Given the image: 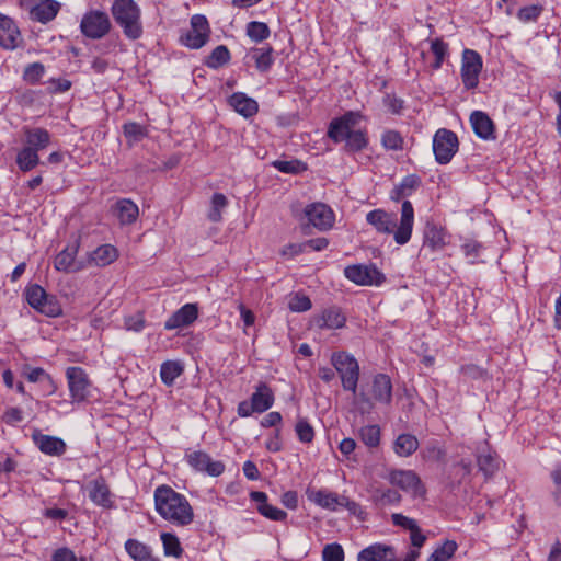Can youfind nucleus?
Masks as SVG:
<instances>
[{
  "instance_id": "38",
  "label": "nucleus",
  "mask_w": 561,
  "mask_h": 561,
  "mask_svg": "<svg viewBox=\"0 0 561 561\" xmlns=\"http://www.w3.org/2000/svg\"><path fill=\"white\" fill-rule=\"evenodd\" d=\"M479 469L485 476H492L495 471L500 469V459L495 455V453L491 450L483 451L478 455L477 458Z\"/></svg>"
},
{
  "instance_id": "17",
  "label": "nucleus",
  "mask_w": 561,
  "mask_h": 561,
  "mask_svg": "<svg viewBox=\"0 0 561 561\" xmlns=\"http://www.w3.org/2000/svg\"><path fill=\"white\" fill-rule=\"evenodd\" d=\"M198 317L197 304L187 302L173 312L164 322L168 331L190 327Z\"/></svg>"
},
{
  "instance_id": "62",
  "label": "nucleus",
  "mask_w": 561,
  "mask_h": 561,
  "mask_svg": "<svg viewBox=\"0 0 561 561\" xmlns=\"http://www.w3.org/2000/svg\"><path fill=\"white\" fill-rule=\"evenodd\" d=\"M2 420L9 425H14L23 420L22 411L18 408H10L4 412Z\"/></svg>"
},
{
  "instance_id": "11",
  "label": "nucleus",
  "mask_w": 561,
  "mask_h": 561,
  "mask_svg": "<svg viewBox=\"0 0 561 561\" xmlns=\"http://www.w3.org/2000/svg\"><path fill=\"white\" fill-rule=\"evenodd\" d=\"M389 482L412 497L425 495V486L413 470H392L388 477Z\"/></svg>"
},
{
  "instance_id": "49",
  "label": "nucleus",
  "mask_w": 561,
  "mask_h": 561,
  "mask_svg": "<svg viewBox=\"0 0 561 561\" xmlns=\"http://www.w3.org/2000/svg\"><path fill=\"white\" fill-rule=\"evenodd\" d=\"M272 164L279 172L287 174H296L305 170L304 163L298 160H275Z\"/></svg>"
},
{
  "instance_id": "24",
  "label": "nucleus",
  "mask_w": 561,
  "mask_h": 561,
  "mask_svg": "<svg viewBox=\"0 0 561 561\" xmlns=\"http://www.w3.org/2000/svg\"><path fill=\"white\" fill-rule=\"evenodd\" d=\"M250 499L257 504L256 508L259 513L264 517L275 522H283L286 519L287 513L285 511L267 503L266 493L261 491H252L250 493Z\"/></svg>"
},
{
  "instance_id": "26",
  "label": "nucleus",
  "mask_w": 561,
  "mask_h": 561,
  "mask_svg": "<svg viewBox=\"0 0 561 561\" xmlns=\"http://www.w3.org/2000/svg\"><path fill=\"white\" fill-rule=\"evenodd\" d=\"M33 439L37 448L45 455L58 457L66 451V443L59 437L34 434Z\"/></svg>"
},
{
  "instance_id": "20",
  "label": "nucleus",
  "mask_w": 561,
  "mask_h": 561,
  "mask_svg": "<svg viewBox=\"0 0 561 561\" xmlns=\"http://www.w3.org/2000/svg\"><path fill=\"white\" fill-rule=\"evenodd\" d=\"M60 10V3L56 0H33L30 5V19L43 24L50 22Z\"/></svg>"
},
{
  "instance_id": "33",
  "label": "nucleus",
  "mask_w": 561,
  "mask_h": 561,
  "mask_svg": "<svg viewBox=\"0 0 561 561\" xmlns=\"http://www.w3.org/2000/svg\"><path fill=\"white\" fill-rule=\"evenodd\" d=\"M419 440L412 434H400L393 442V451L399 457H409L419 448Z\"/></svg>"
},
{
  "instance_id": "43",
  "label": "nucleus",
  "mask_w": 561,
  "mask_h": 561,
  "mask_svg": "<svg viewBox=\"0 0 561 561\" xmlns=\"http://www.w3.org/2000/svg\"><path fill=\"white\" fill-rule=\"evenodd\" d=\"M360 440L369 448H375L380 443V427L378 425H365L359 430Z\"/></svg>"
},
{
  "instance_id": "8",
  "label": "nucleus",
  "mask_w": 561,
  "mask_h": 561,
  "mask_svg": "<svg viewBox=\"0 0 561 561\" xmlns=\"http://www.w3.org/2000/svg\"><path fill=\"white\" fill-rule=\"evenodd\" d=\"M432 147L435 161L438 164H447L458 151V137L450 129L439 128L433 136Z\"/></svg>"
},
{
  "instance_id": "23",
  "label": "nucleus",
  "mask_w": 561,
  "mask_h": 561,
  "mask_svg": "<svg viewBox=\"0 0 561 561\" xmlns=\"http://www.w3.org/2000/svg\"><path fill=\"white\" fill-rule=\"evenodd\" d=\"M22 133L24 137V145L36 151L46 149L50 144L51 136L45 128L25 126L23 127Z\"/></svg>"
},
{
  "instance_id": "9",
  "label": "nucleus",
  "mask_w": 561,
  "mask_h": 561,
  "mask_svg": "<svg viewBox=\"0 0 561 561\" xmlns=\"http://www.w3.org/2000/svg\"><path fill=\"white\" fill-rule=\"evenodd\" d=\"M66 378L72 403H82L92 396V383L85 370L78 366L68 367Z\"/></svg>"
},
{
  "instance_id": "47",
  "label": "nucleus",
  "mask_w": 561,
  "mask_h": 561,
  "mask_svg": "<svg viewBox=\"0 0 561 561\" xmlns=\"http://www.w3.org/2000/svg\"><path fill=\"white\" fill-rule=\"evenodd\" d=\"M321 558L322 561H344V549L337 542L328 543L322 549Z\"/></svg>"
},
{
  "instance_id": "25",
  "label": "nucleus",
  "mask_w": 561,
  "mask_h": 561,
  "mask_svg": "<svg viewBox=\"0 0 561 561\" xmlns=\"http://www.w3.org/2000/svg\"><path fill=\"white\" fill-rule=\"evenodd\" d=\"M118 257L117 249L112 244H102L88 253L87 266L104 267L112 264Z\"/></svg>"
},
{
  "instance_id": "22",
  "label": "nucleus",
  "mask_w": 561,
  "mask_h": 561,
  "mask_svg": "<svg viewBox=\"0 0 561 561\" xmlns=\"http://www.w3.org/2000/svg\"><path fill=\"white\" fill-rule=\"evenodd\" d=\"M448 242L445 229L434 222H427L424 229L423 247L432 252L440 251Z\"/></svg>"
},
{
  "instance_id": "57",
  "label": "nucleus",
  "mask_w": 561,
  "mask_h": 561,
  "mask_svg": "<svg viewBox=\"0 0 561 561\" xmlns=\"http://www.w3.org/2000/svg\"><path fill=\"white\" fill-rule=\"evenodd\" d=\"M420 185V179L416 175L405 176L398 186V192L402 196L411 195L412 192Z\"/></svg>"
},
{
  "instance_id": "19",
  "label": "nucleus",
  "mask_w": 561,
  "mask_h": 561,
  "mask_svg": "<svg viewBox=\"0 0 561 561\" xmlns=\"http://www.w3.org/2000/svg\"><path fill=\"white\" fill-rule=\"evenodd\" d=\"M357 561H397V551L393 546L375 542L357 553Z\"/></svg>"
},
{
  "instance_id": "1",
  "label": "nucleus",
  "mask_w": 561,
  "mask_h": 561,
  "mask_svg": "<svg viewBox=\"0 0 561 561\" xmlns=\"http://www.w3.org/2000/svg\"><path fill=\"white\" fill-rule=\"evenodd\" d=\"M366 221L379 233L392 234L397 244H407L412 237L414 226V208L410 201H404L401 206V215L398 218L394 213H388L378 208L366 215Z\"/></svg>"
},
{
  "instance_id": "48",
  "label": "nucleus",
  "mask_w": 561,
  "mask_h": 561,
  "mask_svg": "<svg viewBox=\"0 0 561 561\" xmlns=\"http://www.w3.org/2000/svg\"><path fill=\"white\" fill-rule=\"evenodd\" d=\"M482 66V58L476 50H463L461 70H481Z\"/></svg>"
},
{
  "instance_id": "51",
  "label": "nucleus",
  "mask_w": 561,
  "mask_h": 561,
  "mask_svg": "<svg viewBox=\"0 0 561 561\" xmlns=\"http://www.w3.org/2000/svg\"><path fill=\"white\" fill-rule=\"evenodd\" d=\"M381 142L386 149L399 150L402 148V137L396 130H387L382 134Z\"/></svg>"
},
{
  "instance_id": "52",
  "label": "nucleus",
  "mask_w": 561,
  "mask_h": 561,
  "mask_svg": "<svg viewBox=\"0 0 561 561\" xmlns=\"http://www.w3.org/2000/svg\"><path fill=\"white\" fill-rule=\"evenodd\" d=\"M431 50L435 56V60L432 64L433 68H440L443 66L445 55L447 54V44L442 39L436 38L431 44Z\"/></svg>"
},
{
  "instance_id": "64",
  "label": "nucleus",
  "mask_w": 561,
  "mask_h": 561,
  "mask_svg": "<svg viewBox=\"0 0 561 561\" xmlns=\"http://www.w3.org/2000/svg\"><path fill=\"white\" fill-rule=\"evenodd\" d=\"M265 447L271 453H277L282 449L279 428H276L275 433L266 440Z\"/></svg>"
},
{
  "instance_id": "32",
  "label": "nucleus",
  "mask_w": 561,
  "mask_h": 561,
  "mask_svg": "<svg viewBox=\"0 0 561 561\" xmlns=\"http://www.w3.org/2000/svg\"><path fill=\"white\" fill-rule=\"evenodd\" d=\"M116 216L122 225H130L139 215L138 206L130 199H119L115 205Z\"/></svg>"
},
{
  "instance_id": "13",
  "label": "nucleus",
  "mask_w": 561,
  "mask_h": 561,
  "mask_svg": "<svg viewBox=\"0 0 561 561\" xmlns=\"http://www.w3.org/2000/svg\"><path fill=\"white\" fill-rule=\"evenodd\" d=\"M209 24L204 15L195 14L191 19V28L181 36V42L188 48L198 49L209 38Z\"/></svg>"
},
{
  "instance_id": "39",
  "label": "nucleus",
  "mask_w": 561,
  "mask_h": 561,
  "mask_svg": "<svg viewBox=\"0 0 561 561\" xmlns=\"http://www.w3.org/2000/svg\"><path fill=\"white\" fill-rule=\"evenodd\" d=\"M458 545L454 540H445L438 545L426 561H449L456 553Z\"/></svg>"
},
{
  "instance_id": "2",
  "label": "nucleus",
  "mask_w": 561,
  "mask_h": 561,
  "mask_svg": "<svg viewBox=\"0 0 561 561\" xmlns=\"http://www.w3.org/2000/svg\"><path fill=\"white\" fill-rule=\"evenodd\" d=\"M153 500L158 515L171 525L185 527L193 523L194 511L184 494L162 484L156 488Z\"/></svg>"
},
{
  "instance_id": "42",
  "label": "nucleus",
  "mask_w": 561,
  "mask_h": 561,
  "mask_svg": "<svg viewBox=\"0 0 561 561\" xmlns=\"http://www.w3.org/2000/svg\"><path fill=\"white\" fill-rule=\"evenodd\" d=\"M160 539L163 546V552L167 557L179 558L182 554V547L179 538L171 533H162Z\"/></svg>"
},
{
  "instance_id": "5",
  "label": "nucleus",
  "mask_w": 561,
  "mask_h": 561,
  "mask_svg": "<svg viewBox=\"0 0 561 561\" xmlns=\"http://www.w3.org/2000/svg\"><path fill=\"white\" fill-rule=\"evenodd\" d=\"M112 15L130 39H137L142 34L140 8L134 0H114Z\"/></svg>"
},
{
  "instance_id": "50",
  "label": "nucleus",
  "mask_w": 561,
  "mask_h": 561,
  "mask_svg": "<svg viewBox=\"0 0 561 561\" xmlns=\"http://www.w3.org/2000/svg\"><path fill=\"white\" fill-rule=\"evenodd\" d=\"M311 301L308 296L295 294L289 298L288 308L294 312H304L311 308Z\"/></svg>"
},
{
  "instance_id": "35",
  "label": "nucleus",
  "mask_w": 561,
  "mask_h": 561,
  "mask_svg": "<svg viewBox=\"0 0 561 561\" xmlns=\"http://www.w3.org/2000/svg\"><path fill=\"white\" fill-rule=\"evenodd\" d=\"M245 58L249 65L253 62L257 69L264 70L272 66L273 49L271 47L254 48L247 54Z\"/></svg>"
},
{
  "instance_id": "15",
  "label": "nucleus",
  "mask_w": 561,
  "mask_h": 561,
  "mask_svg": "<svg viewBox=\"0 0 561 561\" xmlns=\"http://www.w3.org/2000/svg\"><path fill=\"white\" fill-rule=\"evenodd\" d=\"M80 243L78 240L67 244L54 259V267L64 273H76L87 267L84 261H78Z\"/></svg>"
},
{
  "instance_id": "14",
  "label": "nucleus",
  "mask_w": 561,
  "mask_h": 561,
  "mask_svg": "<svg viewBox=\"0 0 561 561\" xmlns=\"http://www.w3.org/2000/svg\"><path fill=\"white\" fill-rule=\"evenodd\" d=\"M304 215L308 222L319 231L330 230L335 221V214L332 208L320 202L307 205Z\"/></svg>"
},
{
  "instance_id": "61",
  "label": "nucleus",
  "mask_w": 561,
  "mask_h": 561,
  "mask_svg": "<svg viewBox=\"0 0 561 561\" xmlns=\"http://www.w3.org/2000/svg\"><path fill=\"white\" fill-rule=\"evenodd\" d=\"M123 128L127 138L139 139L145 134L144 127L137 123H126Z\"/></svg>"
},
{
  "instance_id": "7",
  "label": "nucleus",
  "mask_w": 561,
  "mask_h": 561,
  "mask_svg": "<svg viewBox=\"0 0 561 561\" xmlns=\"http://www.w3.org/2000/svg\"><path fill=\"white\" fill-rule=\"evenodd\" d=\"M275 401L274 391L264 381L254 386L250 400L241 401L238 404L237 413L240 417H249L253 413H264L270 410Z\"/></svg>"
},
{
  "instance_id": "21",
  "label": "nucleus",
  "mask_w": 561,
  "mask_h": 561,
  "mask_svg": "<svg viewBox=\"0 0 561 561\" xmlns=\"http://www.w3.org/2000/svg\"><path fill=\"white\" fill-rule=\"evenodd\" d=\"M21 42V33L14 21L4 14H0V46L5 49H14Z\"/></svg>"
},
{
  "instance_id": "34",
  "label": "nucleus",
  "mask_w": 561,
  "mask_h": 561,
  "mask_svg": "<svg viewBox=\"0 0 561 561\" xmlns=\"http://www.w3.org/2000/svg\"><path fill=\"white\" fill-rule=\"evenodd\" d=\"M15 162H16L18 168L22 172H28V171L33 170L34 168H36L41 162L38 151H36L32 148H28L24 145V147H22L18 151Z\"/></svg>"
},
{
  "instance_id": "37",
  "label": "nucleus",
  "mask_w": 561,
  "mask_h": 561,
  "mask_svg": "<svg viewBox=\"0 0 561 561\" xmlns=\"http://www.w3.org/2000/svg\"><path fill=\"white\" fill-rule=\"evenodd\" d=\"M309 499L322 508L330 510V511L339 510L337 494L334 492L327 491V490H319V491L313 492L309 496Z\"/></svg>"
},
{
  "instance_id": "59",
  "label": "nucleus",
  "mask_w": 561,
  "mask_h": 561,
  "mask_svg": "<svg viewBox=\"0 0 561 561\" xmlns=\"http://www.w3.org/2000/svg\"><path fill=\"white\" fill-rule=\"evenodd\" d=\"M70 87H71V82L64 78L50 79L47 82V91H49L51 93L65 92V91L69 90Z\"/></svg>"
},
{
  "instance_id": "44",
  "label": "nucleus",
  "mask_w": 561,
  "mask_h": 561,
  "mask_svg": "<svg viewBox=\"0 0 561 561\" xmlns=\"http://www.w3.org/2000/svg\"><path fill=\"white\" fill-rule=\"evenodd\" d=\"M228 205L226 196L221 193H215L211 197L210 209L208 213L209 220L218 222L221 220V211Z\"/></svg>"
},
{
  "instance_id": "18",
  "label": "nucleus",
  "mask_w": 561,
  "mask_h": 561,
  "mask_svg": "<svg viewBox=\"0 0 561 561\" xmlns=\"http://www.w3.org/2000/svg\"><path fill=\"white\" fill-rule=\"evenodd\" d=\"M87 491L89 499L96 506L103 508H112L115 506L113 494L103 478L90 481L87 485Z\"/></svg>"
},
{
  "instance_id": "46",
  "label": "nucleus",
  "mask_w": 561,
  "mask_h": 561,
  "mask_svg": "<svg viewBox=\"0 0 561 561\" xmlns=\"http://www.w3.org/2000/svg\"><path fill=\"white\" fill-rule=\"evenodd\" d=\"M295 432L298 439L304 444H310L314 438L313 427L304 417L298 419L295 425Z\"/></svg>"
},
{
  "instance_id": "27",
  "label": "nucleus",
  "mask_w": 561,
  "mask_h": 561,
  "mask_svg": "<svg viewBox=\"0 0 561 561\" xmlns=\"http://www.w3.org/2000/svg\"><path fill=\"white\" fill-rule=\"evenodd\" d=\"M228 103L238 114L245 118L254 116L259 111L257 102L242 92L233 93L229 98Z\"/></svg>"
},
{
  "instance_id": "28",
  "label": "nucleus",
  "mask_w": 561,
  "mask_h": 561,
  "mask_svg": "<svg viewBox=\"0 0 561 561\" xmlns=\"http://www.w3.org/2000/svg\"><path fill=\"white\" fill-rule=\"evenodd\" d=\"M470 123L474 134L483 139L490 140L494 139V125L491 118L481 111H474L470 115Z\"/></svg>"
},
{
  "instance_id": "56",
  "label": "nucleus",
  "mask_w": 561,
  "mask_h": 561,
  "mask_svg": "<svg viewBox=\"0 0 561 561\" xmlns=\"http://www.w3.org/2000/svg\"><path fill=\"white\" fill-rule=\"evenodd\" d=\"M391 522L394 526L409 531H412L419 526L415 519L408 517L401 513H393L391 515Z\"/></svg>"
},
{
  "instance_id": "36",
  "label": "nucleus",
  "mask_w": 561,
  "mask_h": 561,
  "mask_svg": "<svg viewBox=\"0 0 561 561\" xmlns=\"http://www.w3.org/2000/svg\"><path fill=\"white\" fill-rule=\"evenodd\" d=\"M184 371V366L180 360H165L160 367V377L165 386H172L175 379Z\"/></svg>"
},
{
  "instance_id": "12",
  "label": "nucleus",
  "mask_w": 561,
  "mask_h": 561,
  "mask_svg": "<svg viewBox=\"0 0 561 561\" xmlns=\"http://www.w3.org/2000/svg\"><path fill=\"white\" fill-rule=\"evenodd\" d=\"M80 28L87 37L99 39L110 32L111 21L105 12L93 10L83 15Z\"/></svg>"
},
{
  "instance_id": "31",
  "label": "nucleus",
  "mask_w": 561,
  "mask_h": 561,
  "mask_svg": "<svg viewBox=\"0 0 561 561\" xmlns=\"http://www.w3.org/2000/svg\"><path fill=\"white\" fill-rule=\"evenodd\" d=\"M124 548L134 561H159V558L153 556L151 547L137 539H127Z\"/></svg>"
},
{
  "instance_id": "63",
  "label": "nucleus",
  "mask_w": 561,
  "mask_h": 561,
  "mask_svg": "<svg viewBox=\"0 0 561 561\" xmlns=\"http://www.w3.org/2000/svg\"><path fill=\"white\" fill-rule=\"evenodd\" d=\"M282 414L279 412L273 411L267 413L261 421L262 427H274L282 423Z\"/></svg>"
},
{
  "instance_id": "10",
  "label": "nucleus",
  "mask_w": 561,
  "mask_h": 561,
  "mask_svg": "<svg viewBox=\"0 0 561 561\" xmlns=\"http://www.w3.org/2000/svg\"><path fill=\"white\" fill-rule=\"evenodd\" d=\"M344 276L358 286H379L386 277L374 264H354L344 268Z\"/></svg>"
},
{
  "instance_id": "55",
  "label": "nucleus",
  "mask_w": 561,
  "mask_h": 561,
  "mask_svg": "<svg viewBox=\"0 0 561 561\" xmlns=\"http://www.w3.org/2000/svg\"><path fill=\"white\" fill-rule=\"evenodd\" d=\"M51 561H88L85 557H77L76 553L67 548H58L51 556Z\"/></svg>"
},
{
  "instance_id": "40",
  "label": "nucleus",
  "mask_w": 561,
  "mask_h": 561,
  "mask_svg": "<svg viewBox=\"0 0 561 561\" xmlns=\"http://www.w3.org/2000/svg\"><path fill=\"white\" fill-rule=\"evenodd\" d=\"M373 500L378 505H397L401 502V495L393 489H376L373 493Z\"/></svg>"
},
{
  "instance_id": "58",
  "label": "nucleus",
  "mask_w": 561,
  "mask_h": 561,
  "mask_svg": "<svg viewBox=\"0 0 561 561\" xmlns=\"http://www.w3.org/2000/svg\"><path fill=\"white\" fill-rule=\"evenodd\" d=\"M124 325L128 331L140 332L145 328V318L141 313H136L125 318Z\"/></svg>"
},
{
  "instance_id": "4",
  "label": "nucleus",
  "mask_w": 561,
  "mask_h": 561,
  "mask_svg": "<svg viewBox=\"0 0 561 561\" xmlns=\"http://www.w3.org/2000/svg\"><path fill=\"white\" fill-rule=\"evenodd\" d=\"M356 404L362 413H368L375 403L389 405L392 401V382L388 375L376 374L371 381L357 391Z\"/></svg>"
},
{
  "instance_id": "29",
  "label": "nucleus",
  "mask_w": 561,
  "mask_h": 561,
  "mask_svg": "<svg viewBox=\"0 0 561 561\" xmlns=\"http://www.w3.org/2000/svg\"><path fill=\"white\" fill-rule=\"evenodd\" d=\"M26 300L31 307L48 316H55L57 311L47 307V295L39 285H31L25 290Z\"/></svg>"
},
{
  "instance_id": "16",
  "label": "nucleus",
  "mask_w": 561,
  "mask_h": 561,
  "mask_svg": "<svg viewBox=\"0 0 561 561\" xmlns=\"http://www.w3.org/2000/svg\"><path fill=\"white\" fill-rule=\"evenodd\" d=\"M185 460L195 471L210 477H219L225 470V465L221 461L213 460L208 454L202 450L186 453Z\"/></svg>"
},
{
  "instance_id": "53",
  "label": "nucleus",
  "mask_w": 561,
  "mask_h": 561,
  "mask_svg": "<svg viewBox=\"0 0 561 561\" xmlns=\"http://www.w3.org/2000/svg\"><path fill=\"white\" fill-rule=\"evenodd\" d=\"M542 12V7L533 4L528 7L520 8L517 12V18L519 21L524 23L535 22L539 18Z\"/></svg>"
},
{
  "instance_id": "30",
  "label": "nucleus",
  "mask_w": 561,
  "mask_h": 561,
  "mask_svg": "<svg viewBox=\"0 0 561 561\" xmlns=\"http://www.w3.org/2000/svg\"><path fill=\"white\" fill-rule=\"evenodd\" d=\"M345 317L337 308H329L323 310L313 320V324L319 329H340L345 324Z\"/></svg>"
},
{
  "instance_id": "54",
  "label": "nucleus",
  "mask_w": 561,
  "mask_h": 561,
  "mask_svg": "<svg viewBox=\"0 0 561 561\" xmlns=\"http://www.w3.org/2000/svg\"><path fill=\"white\" fill-rule=\"evenodd\" d=\"M461 250L468 259L469 263L473 264L477 262V259L480 255L482 245L474 240H468L461 245Z\"/></svg>"
},
{
  "instance_id": "41",
  "label": "nucleus",
  "mask_w": 561,
  "mask_h": 561,
  "mask_svg": "<svg viewBox=\"0 0 561 561\" xmlns=\"http://www.w3.org/2000/svg\"><path fill=\"white\" fill-rule=\"evenodd\" d=\"M230 59V51L225 45L217 46L207 57L205 65L208 68L217 69L224 67Z\"/></svg>"
},
{
  "instance_id": "6",
  "label": "nucleus",
  "mask_w": 561,
  "mask_h": 561,
  "mask_svg": "<svg viewBox=\"0 0 561 561\" xmlns=\"http://www.w3.org/2000/svg\"><path fill=\"white\" fill-rule=\"evenodd\" d=\"M331 363L340 375L343 389L356 396L359 380V365L356 358L346 352H336L332 354Z\"/></svg>"
},
{
  "instance_id": "60",
  "label": "nucleus",
  "mask_w": 561,
  "mask_h": 561,
  "mask_svg": "<svg viewBox=\"0 0 561 561\" xmlns=\"http://www.w3.org/2000/svg\"><path fill=\"white\" fill-rule=\"evenodd\" d=\"M383 104L392 114H400L403 108V101L392 94L385 95Z\"/></svg>"
},
{
  "instance_id": "3",
  "label": "nucleus",
  "mask_w": 561,
  "mask_h": 561,
  "mask_svg": "<svg viewBox=\"0 0 561 561\" xmlns=\"http://www.w3.org/2000/svg\"><path fill=\"white\" fill-rule=\"evenodd\" d=\"M360 115L347 112L343 116L333 119L328 129V136L334 142H345L347 151L356 152L367 146V138L363 130L357 128Z\"/></svg>"
},
{
  "instance_id": "45",
  "label": "nucleus",
  "mask_w": 561,
  "mask_h": 561,
  "mask_svg": "<svg viewBox=\"0 0 561 561\" xmlns=\"http://www.w3.org/2000/svg\"><path fill=\"white\" fill-rule=\"evenodd\" d=\"M270 28L263 22L252 21L247 25V35L254 42H262L270 36Z\"/></svg>"
}]
</instances>
